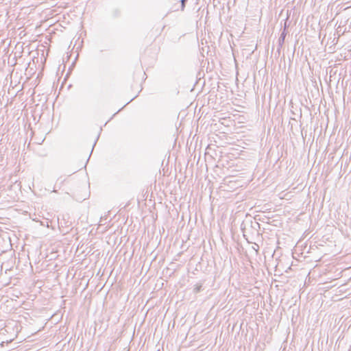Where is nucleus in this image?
I'll use <instances>...</instances> for the list:
<instances>
[{
	"label": "nucleus",
	"mask_w": 351,
	"mask_h": 351,
	"mask_svg": "<svg viewBox=\"0 0 351 351\" xmlns=\"http://www.w3.org/2000/svg\"><path fill=\"white\" fill-rule=\"evenodd\" d=\"M285 37H286V33L285 32H283L281 34V35L278 39V43H279V47L278 49V51H280V48L282 46V45L285 42Z\"/></svg>",
	"instance_id": "1"
},
{
	"label": "nucleus",
	"mask_w": 351,
	"mask_h": 351,
	"mask_svg": "<svg viewBox=\"0 0 351 351\" xmlns=\"http://www.w3.org/2000/svg\"><path fill=\"white\" fill-rule=\"evenodd\" d=\"M202 283L196 284L194 286L193 292L195 293H197L200 292V291L202 290Z\"/></svg>",
	"instance_id": "2"
},
{
	"label": "nucleus",
	"mask_w": 351,
	"mask_h": 351,
	"mask_svg": "<svg viewBox=\"0 0 351 351\" xmlns=\"http://www.w3.org/2000/svg\"><path fill=\"white\" fill-rule=\"evenodd\" d=\"M112 16L116 18L120 16L121 10L119 8H115L112 11Z\"/></svg>",
	"instance_id": "3"
},
{
	"label": "nucleus",
	"mask_w": 351,
	"mask_h": 351,
	"mask_svg": "<svg viewBox=\"0 0 351 351\" xmlns=\"http://www.w3.org/2000/svg\"><path fill=\"white\" fill-rule=\"evenodd\" d=\"M187 1H188V0H181V10H184L185 5H186V2Z\"/></svg>",
	"instance_id": "4"
}]
</instances>
